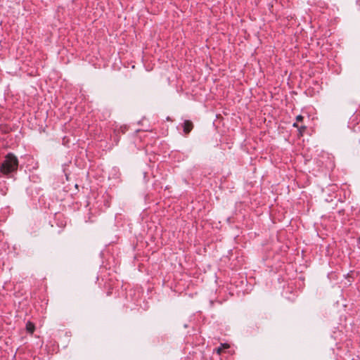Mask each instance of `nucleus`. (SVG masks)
Instances as JSON below:
<instances>
[{"label":"nucleus","mask_w":360,"mask_h":360,"mask_svg":"<svg viewBox=\"0 0 360 360\" xmlns=\"http://www.w3.org/2000/svg\"><path fill=\"white\" fill-rule=\"evenodd\" d=\"M18 167V160L13 153H8L0 166V171L4 175L16 172Z\"/></svg>","instance_id":"obj_1"},{"label":"nucleus","mask_w":360,"mask_h":360,"mask_svg":"<svg viewBox=\"0 0 360 360\" xmlns=\"http://www.w3.org/2000/svg\"><path fill=\"white\" fill-rule=\"evenodd\" d=\"M193 128V124L190 120H186L184 123V132L188 134Z\"/></svg>","instance_id":"obj_2"},{"label":"nucleus","mask_w":360,"mask_h":360,"mask_svg":"<svg viewBox=\"0 0 360 360\" xmlns=\"http://www.w3.org/2000/svg\"><path fill=\"white\" fill-rule=\"evenodd\" d=\"M26 329L30 333H32L34 330V326L32 323L31 322H28L27 324H26Z\"/></svg>","instance_id":"obj_3"},{"label":"nucleus","mask_w":360,"mask_h":360,"mask_svg":"<svg viewBox=\"0 0 360 360\" xmlns=\"http://www.w3.org/2000/svg\"><path fill=\"white\" fill-rule=\"evenodd\" d=\"M296 120H297V121H298V122H301V121H302V120H303V117H302V115H297V117H296Z\"/></svg>","instance_id":"obj_4"},{"label":"nucleus","mask_w":360,"mask_h":360,"mask_svg":"<svg viewBox=\"0 0 360 360\" xmlns=\"http://www.w3.org/2000/svg\"><path fill=\"white\" fill-rule=\"evenodd\" d=\"M222 349L224 348V349H227L229 347V345L228 344H223L221 345V347Z\"/></svg>","instance_id":"obj_5"},{"label":"nucleus","mask_w":360,"mask_h":360,"mask_svg":"<svg viewBox=\"0 0 360 360\" xmlns=\"http://www.w3.org/2000/svg\"><path fill=\"white\" fill-rule=\"evenodd\" d=\"M221 351H222V348L221 347L217 349V352L219 354H221Z\"/></svg>","instance_id":"obj_6"},{"label":"nucleus","mask_w":360,"mask_h":360,"mask_svg":"<svg viewBox=\"0 0 360 360\" xmlns=\"http://www.w3.org/2000/svg\"><path fill=\"white\" fill-rule=\"evenodd\" d=\"M293 126L297 127V124L296 123H295V124H293Z\"/></svg>","instance_id":"obj_7"}]
</instances>
